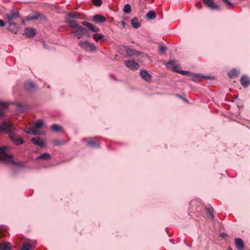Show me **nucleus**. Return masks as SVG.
<instances>
[{"mask_svg": "<svg viewBox=\"0 0 250 250\" xmlns=\"http://www.w3.org/2000/svg\"><path fill=\"white\" fill-rule=\"evenodd\" d=\"M2 132L8 133L10 139L16 145L24 143L23 139L17 135V130L14 127L13 124L6 121L2 122L0 124V132Z\"/></svg>", "mask_w": 250, "mask_h": 250, "instance_id": "1", "label": "nucleus"}, {"mask_svg": "<svg viewBox=\"0 0 250 250\" xmlns=\"http://www.w3.org/2000/svg\"><path fill=\"white\" fill-rule=\"evenodd\" d=\"M67 23L70 27L73 28L71 33L75 35L78 39L82 37L86 34L87 30L78 24L75 21L69 20L67 21Z\"/></svg>", "mask_w": 250, "mask_h": 250, "instance_id": "2", "label": "nucleus"}, {"mask_svg": "<svg viewBox=\"0 0 250 250\" xmlns=\"http://www.w3.org/2000/svg\"><path fill=\"white\" fill-rule=\"evenodd\" d=\"M177 73L186 76H192V80L195 82H200L202 81L203 80L212 79L211 76H205L200 75L196 74L191 73L188 71L178 70Z\"/></svg>", "mask_w": 250, "mask_h": 250, "instance_id": "3", "label": "nucleus"}, {"mask_svg": "<svg viewBox=\"0 0 250 250\" xmlns=\"http://www.w3.org/2000/svg\"><path fill=\"white\" fill-rule=\"evenodd\" d=\"M20 17V14L18 11H12L9 13L5 15V19L8 22L10 25H15V23H11V21L17 20Z\"/></svg>", "mask_w": 250, "mask_h": 250, "instance_id": "4", "label": "nucleus"}, {"mask_svg": "<svg viewBox=\"0 0 250 250\" xmlns=\"http://www.w3.org/2000/svg\"><path fill=\"white\" fill-rule=\"evenodd\" d=\"M6 149L7 147L5 146L0 147V160L10 163L12 162L13 156L5 153Z\"/></svg>", "mask_w": 250, "mask_h": 250, "instance_id": "5", "label": "nucleus"}, {"mask_svg": "<svg viewBox=\"0 0 250 250\" xmlns=\"http://www.w3.org/2000/svg\"><path fill=\"white\" fill-rule=\"evenodd\" d=\"M123 48V50L126 52V55L129 57L138 56L144 54L142 52L131 49L126 46H124Z\"/></svg>", "mask_w": 250, "mask_h": 250, "instance_id": "6", "label": "nucleus"}, {"mask_svg": "<svg viewBox=\"0 0 250 250\" xmlns=\"http://www.w3.org/2000/svg\"><path fill=\"white\" fill-rule=\"evenodd\" d=\"M80 46L86 51H93L95 50V45L87 41H81L79 42Z\"/></svg>", "mask_w": 250, "mask_h": 250, "instance_id": "7", "label": "nucleus"}, {"mask_svg": "<svg viewBox=\"0 0 250 250\" xmlns=\"http://www.w3.org/2000/svg\"><path fill=\"white\" fill-rule=\"evenodd\" d=\"M85 142L87 146L93 147H99V143L96 138H85L83 140Z\"/></svg>", "mask_w": 250, "mask_h": 250, "instance_id": "8", "label": "nucleus"}, {"mask_svg": "<svg viewBox=\"0 0 250 250\" xmlns=\"http://www.w3.org/2000/svg\"><path fill=\"white\" fill-rule=\"evenodd\" d=\"M124 63L127 67L132 70H137L140 67L139 64L138 63L135 62L134 61H125Z\"/></svg>", "mask_w": 250, "mask_h": 250, "instance_id": "9", "label": "nucleus"}, {"mask_svg": "<svg viewBox=\"0 0 250 250\" xmlns=\"http://www.w3.org/2000/svg\"><path fill=\"white\" fill-rule=\"evenodd\" d=\"M25 89L29 92H34L37 89V85L32 82L28 81L24 83Z\"/></svg>", "mask_w": 250, "mask_h": 250, "instance_id": "10", "label": "nucleus"}, {"mask_svg": "<svg viewBox=\"0 0 250 250\" xmlns=\"http://www.w3.org/2000/svg\"><path fill=\"white\" fill-rule=\"evenodd\" d=\"M82 24L83 25L86 26L90 31L97 33L99 31L100 29L98 27L94 26L92 23H90L87 21H83L82 22Z\"/></svg>", "mask_w": 250, "mask_h": 250, "instance_id": "11", "label": "nucleus"}, {"mask_svg": "<svg viewBox=\"0 0 250 250\" xmlns=\"http://www.w3.org/2000/svg\"><path fill=\"white\" fill-rule=\"evenodd\" d=\"M176 63V62L175 61L172 60L167 62L166 65L167 68L171 69L172 71L177 72L178 70L177 69V65Z\"/></svg>", "mask_w": 250, "mask_h": 250, "instance_id": "12", "label": "nucleus"}, {"mask_svg": "<svg viewBox=\"0 0 250 250\" xmlns=\"http://www.w3.org/2000/svg\"><path fill=\"white\" fill-rule=\"evenodd\" d=\"M213 0H203V2L211 9L219 10V6L213 1Z\"/></svg>", "mask_w": 250, "mask_h": 250, "instance_id": "13", "label": "nucleus"}, {"mask_svg": "<svg viewBox=\"0 0 250 250\" xmlns=\"http://www.w3.org/2000/svg\"><path fill=\"white\" fill-rule=\"evenodd\" d=\"M140 74L141 78L145 81L147 82L151 81V76L146 70H142Z\"/></svg>", "mask_w": 250, "mask_h": 250, "instance_id": "14", "label": "nucleus"}, {"mask_svg": "<svg viewBox=\"0 0 250 250\" xmlns=\"http://www.w3.org/2000/svg\"><path fill=\"white\" fill-rule=\"evenodd\" d=\"M235 245L237 250H243L244 248L243 241L238 238H235L234 239Z\"/></svg>", "mask_w": 250, "mask_h": 250, "instance_id": "15", "label": "nucleus"}, {"mask_svg": "<svg viewBox=\"0 0 250 250\" xmlns=\"http://www.w3.org/2000/svg\"><path fill=\"white\" fill-rule=\"evenodd\" d=\"M31 141L34 145L40 147H43L44 146L43 140L39 137L32 138Z\"/></svg>", "mask_w": 250, "mask_h": 250, "instance_id": "16", "label": "nucleus"}, {"mask_svg": "<svg viewBox=\"0 0 250 250\" xmlns=\"http://www.w3.org/2000/svg\"><path fill=\"white\" fill-rule=\"evenodd\" d=\"M241 85L244 87H247L250 83V79L247 76H242L240 79Z\"/></svg>", "mask_w": 250, "mask_h": 250, "instance_id": "17", "label": "nucleus"}, {"mask_svg": "<svg viewBox=\"0 0 250 250\" xmlns=\"http://www.w3.org/2000/svg\"><path fill=\"white\" fill-rule=\"evenodd\" d=\"M42 18H43V16L41 13L36 12L33 16L28 15V16H27L26 17V20L27 21L37 20L39 18L42 19Z\"/></svg>", "mask_w": 250, "mask_h": 250, "instance_id": "18", "label": "nucleus"}, {"mask_svg": "<svg viewBox=\"0 0 250 250\" xmlns=\"http://www.w3.org/2000/svg\"><path fill=\"white\" fill-rule=\"evenodd\" d=\"M105 18L100 15H96L93 17V21L96 23H103L105 21Z\"/></svg>", "mask_w": 250, "mask_h": 250, "instance_id": "19", "label": "nucleus"}, {"mask_svg": "<svg viewBox=\"0 0 250 250\" xmlns=\"http://www.w3.org/2000/svg\"><path fill=\"white\" fill-rule=\"evenodd\" d=\"M24 33L28 37L33 38L35 35V30L31 27H27L24 29Z\"/></svg>", "mask_w": 250, "mask_h": 250, "instance_id": "20", "label": "nucleus"}, {"mask_svg": "<svg viewBox=\"0 0 250 250\" xmlns=\"http://www.w3.org/2000/svg\"><path fill=\"white\" fill-rule=\"evenodd\" d=\"M7 103L0 102V117L4 115V111L7 108Z\"/></svg>", "mask_w": 250, "mask_h": 250, "instance_id": "21", "label": "nucleus"}, {"mask_svg": "<svg viewBox=\"0 0 250 250\" xmlns=\"http://www.w3.org/2000/svg\"><path fill=\"white\" fill-rule=\"evenodd\" d=\"M11 244L8 242L2 243L0 244V250H10Z\"/></svg>", "mask_w": 250, "mask_h": 250, "instance_id": "22", "label": "nucleus"}, {"mask_svg": "<svg viewBox=\"0 0 250 250\" xmlns=\"http://www.w3.org/2000/svg\"><path fill=\"white\" fill-rule=\"evenodd\" d=\"M156 13L153 10H150L146 15V18L149 20H152L156 18Z\"/></svg>", "mask_w": 250, "mask_h": 250, "instance_id": "23", "label": "nucleus"}, {"mask_svg": "<svg viewBox=\"0 0 250 250\" xmlns=\"http://www.w3.org/2000/svg\"><path fill=\"white\" fill-rule=\"evenodd\" d=\"M52 130L55 132H58L62 131V127L61 125L57 124H53L51 125Z\"/></svg>", "mask_w": 250, "mask_h": 250, "instance_id": "24", "label": "nucleus"}, {"mask_svg": "<svg viewBox=\"0 0 250 250\" xmlns=\"http://www.w3.org/2000/svg\"><path fill=\"white\" fill-rule=\"evenodd\" d=\"M131 25L132 27L135 29L138 28L141 26L140 23L136 18L131 20Z\"/></svg>", "mask_w": 250, "mask_h": 250, "instance_id": "25", "label": "nucleus"}, {"mask_svg": "<svg viewBox=\"0 0 250 250\" xmlns=\"http://www.w3.org/2000/svg\"><path fill=\"white\" fill-rule=\"evenodd\" d=\"M104 36L102 34L96 33L93 35V39L97 42L104 40Z\"/></svg>", "mask_w": 250, "mask_h": 250, "instance_id": "26", "label": "nucleus"}, {"mask_svg": "<svg viewBox=\"0 0 250 250\" xmlns=\"http://www.w3.org/2000/svg\"><path fill=\"white\" fill-rule=\"evenodd\" d=\"M51 158V156L49 154L47 153H44L40 155L37 157V159H44V160H49Z\"/></svg>", "mask_w": 250, "mask_h": 250, "instance_id": "27", "label": "nucleus"}, {"mask_svg": "<svg viewBox=\"0 0 250 250\" xmlns=\"http://www.w3.org/2000/svg\"><path fill=\"white\" fill-rule=\"evenodd\" d=\"M32 245L27 242H24L22 244L21 250H30L32 248Z\"/></svg>", "mask_w": 250, "mask_h": 250, "instance_id": "28", "label": "nucleus"}, {"mask_svg": "<svg viewBox=\"0 0 250 250\" xmlns=\"http://www.w3.org/2000/svg\"><path fill=\"white\" fill-rule=\"evenodd\" d=\"M238 72L235 69H231L228 72L229 77L232 78L238 75Z\"/></svg>", "mask_w": 250, "mask_h": 250, "instance_id": "29", "label": "nucleus"}, {"mask_svg": "<svg viewBox=\"0 0 250 250\" xmlns=\"http://www.w3.org/2000/svg\"><path fill=\"white\" fill-rule=\"evenodd\" d=\"M131 6L129 4H126L124 6L123 11L125 13H130L131 12Z\"/></svg>", "mask_w": 250, "mask_h": 250, "instance_id": "30", "label": "nucleus"}, {"mask_svg": "<svg viewBox=\"0 0 250 250\" xmlns=\"http://www.w3.org/2000/svg\"><path fill=\"white\" fill-rule=\"evenodd\" d=\"M206 209L208 211V212L210 215L211 218L213 219L214 218V215H213V209L211 207H206Z\"/></svg>", "mask_w": 250, "mask_h": 250, "instance_id": "31", "label": "nucleus"}, {"mask_svg": "<svg viewBox=\"0 0 250 250\" xmlns=\"http://www.w3.org/2000/svg\"><path fill=\"white\" fill-rule=\"evenodd\" d=\"M43 125V121L42 120H38L35 124V127L36 129L41 128Z\"/></svg>", "mask_w": 250, "mask_h": 250, "instance_id": "32", "label": "nucleus"}, {"mask_svg": "<svg viewBox=\"0 0 250 250\" xmlns=\"http://www.w3.org/2000/svg\"><path fill=\"white\" fill-rule=\"evenodd\" d=\"M91 1L96 6H100L102 4V0H91Z\"/></svg>", "mask_w": 250, "mask_h": 250, "instance_id": "33", "label": "nucleus"}, {"mask_svg": "<svg viewBox=\"0 0 250 250\" xmlns=\"http://www.w3.org/2000/svg\"><path fill=\"white\" fill-rule=\"evenodd\" d=\"M53 143L55 146H60L64 144V142L60 140H55L53 141Z\"/></svg>", "mask_w": 250, "mask_h": 250, "instance_id": "34", "label": "nucleus"}, {"mask_svg": "<svg viewBox=\"0 0 250 250\" xmlns=\"http://www.w3.org/2000/svg\"><path fill=\"white\" fill-rule=\"evenodd\" d=\"M67 16L70 18L78 19L79 18V15L78 14L75 13H68L67 14Z\"/></svg>", "mask_w": 250, "mask_h": 250, "instance_id": "35", "label": "nucleus"}, {"mask_svg": "<svg viewBox=\"0 0 250 250\" xmlns=\"http://www.w3.org/2000/svg\"><path fill=\"white\" fill-rule=\"evenodd\" d=\"M166 47L163 45H160L159 48V51L162 54H164L166 52Z\"/></svg>", "mask_w": 250, "mask_h": 250, "instance_id": "36", "label": "nucleus"}, {"mask_svg": "<svg viewBox=\"0 0 250 250\" xmlns=\"http://www.w3.org/2000/svg\"><path fill=\"white\" fill-rule=\"evenodd\" d=\"M223 2L226 5H228L229 7L232 8L234 6L233 3L229 2L228 0H222Z\"/></svg>", "mask_w": 250, "mask_h": 250, "instance_id": "37", "label": "nucleus"}, {"mask_svg": "<svg viewBox=\"0 0 250 250\" xmlns=\"http://www.w3.org/2000/svg\"><path fill=\"white\" fill-rule=\"evenodd\" d=\"M30 130H31V133L32 135H36L37 134V131L35 128H29Z\"/></svg>", "mask_w": 250, "mask_h": 250, "instance_id": "38", "label": "nucleus"}, {"mask_svg": "<svg viewBox=\"0 0 250 250\" xmlns=\"http://www.w3.org/2000/svg\"><path fill=\"white\" fill-rule=\"evenodd\" d=\"M195 6H196V8H197L198 9H200L202 8V5H201V2H199L197 3L195 5Z\"/></svg>", "mask_w": 250, "mask_h": 250, "instance_id": "39", "label": "nucleus"}, {"mask_svg": "<svg viewBox=\"0 0 250 250\" xmlns=\"http://www.w3.org/2000/svg\"><path fill=\"white\" fill-rule=\"evenodd\" d=\"M5 23L2 20H0V27H4Z\"/></svg>", "mask_w": 250, "mask_h": 250, "instance_id": "40", "label": "nucleus"}, {"mask_svg": "<svg viewBox=\"0 0 250 250\" xmlns=\"http://www.w3.org/2000/svg\"><path fill=\"white\" fill-rule=\"evenodd\" d=\"M121 23H122V25H123V26L124 27H125V22L124 21H121Z\"/></svg>", "mask_w": 250, "mask_h": 250, "instance_id": "41", "label": "nucleus"}, {"mask_svg": "<svg viewBox=\"0 0 250 250\" xmlns=\"http://www.w3.org/2000/svg\"><path fill=\"white\" fill-rule=\"evenodd\" d=\"M221 236L223 237H224L225 236H226V234L225 233H221Z\"/></svg>", "mask_w": 250, "mask_h": 250, "instance_id": "42", "label": "nucleus"}, {"mask_svg": "<svg viewBox=\"0 0 250 250\" xmlns=\"http://www.w3.org/2000/svg\"><path fill=\"white\" fill-rule=\"evenodd\" d=\"M31 132H32L31 130H30L29 128L26 131V132L28 133H31Z\"/></svg>", "mask_w": 250, "mask_h": 250, "instance_id": "43", "label": "nucleus"}, {"mask_svg": "<svg viewBox=\"0 0 250 250\" xmlns=\"http://www.w3.org/2000/svg\"><path fill=\"white\" fill-rule=\"evenodd\" d=\"M12 164L15 165H18V164L16 162H12Z\"/></svg>", "mask_w": 250, "mask_h": 250, "instance_id": "44", "label": "nucleus"}, {"mask_svg": "<svg viewBox=\"0 0 250 250\" xmlns=\"http://www.w3.org/2000/svg\"><path fill=\"white\" fill-rule=\"evenodd\" d=\"M43 46H44V48H47L46 45L45 43H43Z\"/></svg>", "mask_w": 250, "mask_h": 250, "instance_id": "45", "label": "nucleus"}, {"mask_svg": "<svg viewBox=\"0 0 250 250\" xmlns=\"http://www.w3.org/2000/svg\"><path fill=\"white\" fill-rule=\"evenodd\" d=\"M228 250H232V249L231 248L229 247Z\"/></svg>", "mask_w": 250, "mask_h": 250, "instance_id": "46", "label": "nucleus"}, {"mask_svg": "<svg viewBox=\"0 0 250 250\" xmlns=\"http://www.w3.org/2000/svg\"><path fill=\"white\" fill-rule=\"evenodd\" d=\"M110 76H111V77L112 78H113V76H112V75H110Z\"/></svg>", "mask_w": 250, "mask_h": 250, "instance_id": "47", "label": "nucleus"}]
</instances>
